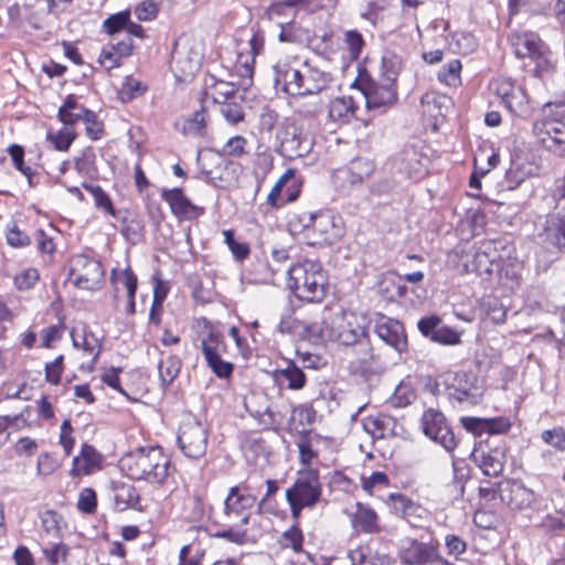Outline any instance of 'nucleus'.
Here are the masks:
<instances>
[{
	"instance_id": "nucleus-29",
	"label": "nucleus",
	"mask_w": 565,
	"mask_h": 565,
	"mask_svg": "<svg viewBox=\"0 0 565 565\" xmlns=\"http://www.w3.org/2000/svg\"><path fill=\"white\" fill-rule=\"evenodd\" d=\"M351 522L356 531L364 533H379L381 531L376 512L361 502L355 504Z\"/></svg>"
},
{
	"instance_id": "nucleus-21",
	"label": "nucleus",
	"mask_w": 565,
	"mask_h": 565,
	"mask_svg": "<svg viewBox=\"0 0 565 565\" xmlns=\"http://www.w3.org/2000/svg\"><path fill=\"white\" fill-rule=\"evenodd\" d=\"M245 408L264 428H273L277 424L269 399L264 393H252L246 396Z\"/></svg>"
},
{
	"instance_id": "nucleus-12",
	"label": "nucleus",
	"mask_w": 565,
	"mask_h": 565,
	"mask_svg": "<svg viewBox=\"0 0 565 565\" xmlns=\"http://www.w3.org/2000/svg\"><path fill=\"white\" fill-rule=\"evenodd\" d=\"M70 275L75 277L76 287L94 290L100 287L105 273L98 260L79 254L71 258Z\"/></svg>"
},
{
	"instance_id": "nucleus-60",
	"label": "nucleus",
	"mask_w": 565,
	"mask_h": 565,
	"mask_svg": "<svg viewBox=\"0 0 565 565\" xmlns=\"http://www.w3.org/2000/svg\"><path fill=\"white\" fill-rule=\"evenodd\" d=\"M97 504L96 493L90 488H85L81 491L77 508L85 513L94 512Z\"/></svg>"
},
{
	"instance_id": "nucleus-57",
	"label": "nucleus",
	"mask_w": 565,
	"mask_h": 565,
	"mask_svg": "<svg viewBox=\"0 0 565 565\" xmlns=\"http://www.w3.org/2000/svg\"><path fill=\"white\" fill-rule=\"evenodd\" d=\"M344 42L351 53L352 58H358L364 46V39L356 30L347 31L344 34Z\"/></svg>"
},
{
	"instance_id": "nucleus-2",
	"label": "nucleus",
	"mask_w": 565,
	"mask_h": 565,
	"mask_svg": "<svg viewBox=\"0 0 565 565\" xmlns=\"http://www.w3.org/2000/svg\"><path fill=\"white\" fill-rule=\"evenodd\" d=\"M119 467L130 479L159 483L169 473L170 460L159 446L138 447L121 457Z\"/></svg>"
},
{
	"instance_id": "nucleus-20",
	"label": "nucleus",
	"mask_w": 565,
	"mask_h": 565,
	"mask_svg": "<svg viewBox=\"0 0 565 565\" xmlns=\"http://www.w3.org/2000/svg\"><path fill=\"white\" fill-rule=\"evenodd\" d=\"M161 198L170 205L172 213L184 220H195L204 213V209L193 204L182 192V189H164Z\"/></svg>"
},
{
	"instance_id": "nucleus-37",
	"label": "nucleus",
	"mask_w": 565,
	"mask_h": 565,
	"mask_svg": "<svg viewBox=\"0 0 565 565\" xmlns=\"http://www.w3.org/2000/svg\"><path fill=\"white\" fill-rule=\"evenodd\" d=\"M402 67V58L394 52H385L382 56L380 78L395 83Z\"/></svg>"
},
{
	"instance_id": "nucleus-59",
	"label": "nucleus",
	"mask_w": 565,
	"mask_h": 565,
	"mask_svg": "<svg viewBox=\"0 0 565 565\" xmlns=\"http://www.w3.org/2000/svg\"><path fill=\"white\" fill-rule=\"evenodd\" d=\"M221 114L226 119L227 122L235 125L243 120L244 113L242 107L235 103H223L220 108Z\"/></svg>"
},
{
	"instance_id": "nucleus-61",
	"label": "nucleus",
	"mask_w": 565,
	"mask_h": 565,
	"mask_svg": "<svg viewBox=\"0 0 565 565\" xmlns=\"http://www.w3.org/2000/svg\"><path fill=\"white\" fill-rule=\"evenodd\" d=\"M57 468L58 462L53 456L49 454H42L39 456L36 463L38 475L47 477L52 475Z\"/></svg>"
},
{
	"instance_id": "nucleus-11",
	"label": "nucleus",
	"mask_w": 565,
	"mask_h": 565,
	"mask_svg": "<svg viewBox=\"0 0 565 565\" xmlns=\"http://www.w3.org/2000/svg\"><path fill=\"white\" fill-rule=\"evenodd\" d=\"M207 437V429L203 424L188 417L180 425L178 444L184 456L198 459L206 452Z\"/></svg>"
},
{
	"instance_id": "nucleus-36",
	"label": "nucleus",
	"mask_w": 565,
	"mask_h": 565,
	"mask_svg": "<svg viewBox=\"0 0 565 565\" xmlns=\"http://www.w3.org/2000/svg\"><path fill=\"white\" fill-rule=\"evenodd\" d=\"M110 281L116 287L119 285L124 286L127 289L128 297H136L137 277L132 273L130 267H127L125 269L114 268L110 274Z\"/></svg>"
},
{
	"instance_id": "nucleus-8",
	"label": "nucleus",
	"mask_w": 565,
	"mask_h": 565,
	"mask_svg": "<svg viewBox=\"0 0 565 565\" xmlns=\"http://www.w3.org/2000/svg\"><path fill=\"white\" fill-rule=\"evenodd\" d=\"M427 171V158L415 147H405L393 160L392 180H382L377 183L381 192L392 191L398 183L406 179H420Z\"/></svg>"
},
{
	"instance_id": "nucleus-15",
	"label": "nucleus",
	"mask_w": 565,
	"mask_h": 565,
	"mask_svg": "<svg viewBox=\"0 0 565 565\" xmlns=\"http://www.w3.org/2000/svg\"><path fill=\"white\" fill-rule=\"evenodd\" d=\"M257 501L256 495L252 493L250 487L246 482H241L228 489L224 500V514L226 516H239L241 524L246 525L249 522L248 511L253 509Z\"/></svg>"
},
{
	"instance_id": "nucleus-41",
	"label": "nucleus",
	"mask_w": 565,
	"mask_h": 565,
	"mask_svg": "<svg viewBox=\"0 0 565 565\" xmlns=\"http://www.w3.org/2000/svg\"><path fill=\"white\" fill-rule=\"evenodd\" d=\"M492 250V243H483L476 252L473 263L475 268L479 274H491L494 259L491 258L490 252Z\"/></svg>"
},
{
	"instance_id": "nucleus-45",
	"label": "nucleus",
	"mask_w": 565,
	"mask_h": 565,
	"mask_svg": "<svg viewBox=\"0 0 565 565\" xmlns=\"http://www.w3.org/2000/svg\"><path fill=\"white\" fill-rule=\"evenodd\" d=\"M416 398V393L413 387L402 382L394 391L391 396V404L395 407H405L409 405Z\"/></svg>"
},
{
	"instance_id": "nucleus-40",
	"label": "nucleus",
	"mask_w": 565,
	"mask_h": 565,
	"mask_svg": "<svg viewBox=\"0 0 565 565\" xmlns=\"http://www.w3.org/2000/svg\"><path fill=\"white\" fill-rule=\"evenodd\" d=\"M224 242L237 262H243L250 253L249 245L245 242L236 241L233 230L223 231Z\"/></svg>"
},
{
	"instance_id": "nucleus-49",
	"label": "nucleus",
	"mask_w": 565,
	"mask_h": 565,
	"mask_svg": "<svg viewBox=\"0 0 565 565\" xmlns=\"http://www.w3.org/2000/svg\"><path fill=\"white\" fill-rule=\"evenodd\" d=\"M8 153L10 154L14 167L28 178L29 184L32 185L33 170L30 167L24 166L23 147L20 145H11L8 148Z\"/></svg>"
},
{
	"instance_id": "nucleus-26",
	"label": "nucleus",
	"mask_w": 565,
	"mask_h": 565,
	"mask_svg": "<svg viewBox=\"0 0 565 565\" xmlns=\"http://www.w3.org/2000/svg\"><path fill=\"white\" fill-rule=\"evenodd\" d=\"M374 171V164L366 158H356L347 167L337 171V178L343 179L351 185L361 184Z\"/></svg>"
},
{
	"instance_id": "nucleus-18",
	"label": "nucleus",
	"mask_w": 565,
	"mask_h": 565,
	"mask_svg": "<svg viewBox=\"0 0 565 565\" xmlns=\"http://www.w3.org/2000/svg\"><path fill=\"white\" fill-rule=\"evenodd\" d=\"M534 132L546 150L555 156L565 157V124L536 121Z\"/></svg>"
},
{
	"instance_id": "nucleus-62",
	"label": "nucleus",
	"mask_w": 565,
	"mask_h": 565,
	"mask_svg": "<svg viewBox=\"0 0 565 565\" xmlns=\"http://www.w3.org/2000/svg\"><path fill=\"white\" fill-rule=\"evenodd\" d=\"M7 242L13 247H24L30 245L31 238L23 233L15 224L8 228Z\"/></svg>"
},
{
	"instance_id": "nucleus-55",
	"label": "nucleus",
	"mask_w": 565,
	"mask_h": 565,
	"mask_svg": "<svg viewBox=\"0 0 565 565\" xmlns=\"http://www.w3.org/2000/svg\"><path fill=\"white\" fill-rule=\"evenodd\" d=\"M430 340L440 344L455 345L460 343V334L450 327L438 326Z\"/></svg>"
},
{
	"instance_id": "nucleus-23",
	"label": "nucleus",
	"mask_w": 565,
	"mask_h": 565,
	"mask_svg": "<svg viewBox=\"0 0 565 565\" xmlns=\"http://www.w3.org/2000/svg\"><path fill=\"white\" fill-rule=\"evenodd\" d=\"M514 53L518 57H531L533 60L543 55L544 45L540 36L534 32L515 33L511 38Z\"/></svg>"
},
{
	"instance_id": "nucleus-47",
	"label": "nucleus",
	"mask_w": 565,
	"mask_h": 565,
	"mask_svg": "<svg viewBox=\"0 0 565 565\" xmlns=\"http://www.w3.org/2000/svg\"><path fill=\"white\" fill-rule=\"evenodd\" d=\"M40 279V274L35 268H26L14 276V286L20 291L32 289Z\"/></svg>"
},
{
	"instance_id": "nucleus-13",
	"label": "nucleus",
	"mask_w": 565,
	"mask_h": 565,
	"mask_svg": "<svg viewBox=\"0 0 565 565\" xmlns=\"http://www.w3.org/2000/svg\"><path fill=\"white\" fill-rule=\"evenodd\" d=\"M420 423L425 436L443 446L447 451L450 452L457 447L455 433L440 411L426 409L422 415Z\"/></svg>"
},
{
	"instance_id": "nucleus-28",
	"label": "nucleus",
	"mask_w": 565,
	"mask_h": 565,
	"mask_svg": "<svg viewBox=\"0 0 565 565\" xmlns=\"http://www.w3.org/2000/svg\"><path fill=\"white\" fill-rule=\"evenodd\" d=\"M363 426L374 439H384L396 435L397 422L391 415L379 414L369 416Z\"/></svg>"
},
{
	"instance_id": "nucleus-25",
	"label": "nucleus",
	"mask_w": 565,
	"mask_h": 565,
	"mask_svg": "<svg viewBox=\"0 0 565 565\" xmlns=\"http://www.w3.org/2000/svg\"><path fill=\"white\" fill-rule=\"evenodd\" d=\"M111 490L116 510H141L139 505L140 495L134 484L124 481H113Z\"/></svg>"
},
{
	"instance_id": "nucleus-5",
	"label": "nucleus",
	"mask_w": 565,
	"mask_h": 565,
	"mask_svg": "<svg viewBox=\"0 0 565 565\" xmlns=\"http://www.w3.org/2000/svg\"><path fill=\"white\" fill-rule=\"evenodd\" d=\"M328 338L340 342L342 345L358 347V362L361 365H370L374 360L365 327L359 322L358 317L351 311L334 313L330 321Z\"/></svg>"
},
{
	"instance_id": "nucleus-19",
	"label": "nucleus",
	"mask_w": 565,
	"mask_h": 565,
	"mask_svg": "<svg viewBox=\"0 0 565 565\" xmlns=\"http://www.w3.org/2000/svg\"><path fill=\"white\" fill-rule=\"evenodd\" d=\"M375 333L386 344L398 352H403L407 347V339L403 324L386 316H379L375 320Z\"/></svg>"
},
{
	"instance_id": "nucleus-1",
	"label": "nucleus",
	"mask_w": 565,
	"mask_h": 565,
	"mask_svg": "<svg viewBox=\"0 0 565 565\" xmlns=\"http://www.w3.org/2000/svg\"><path fill=\"white\" fill-rule=\"evenodd\" d=\"M274 84L290 96H308L319 94L327 89L332 81V75L322 70L318 64L306 61L296 68L288 63H279L274 66Z\"/></svg>"
},
{
	"instance_id": "nucleus-30",
	"label": "nucleus",
	"mask_w": 565,
	"mask_h": 565,
	"mask_svg": "<svg viewBox=\"0 0 565 565\" xmlns=\"http://www.w3.org/2000/svg\"><path fill=\"white\" fill-rule=\"evenodd\" d=\"M100 467V456L96 449L87 444H84L81 449L79 456L73 459L72 475H90L95 469Z\"/></svg>"
},
{
	"instance_id": "nucleus-33",
	"label": "nucleus",
	"mask_w": 565,
	"mask_h": 565,
	"mask_svg": "<svg viewBox=\"0 0 565 565\" xmlns=\"http://www.w3.org/2000/svg\"><path fill=\"white\" fill-rule=\"evenodd\" d=\"M274 377L277 382L287 381L289 390H301L306 385V375L295 362H289L285 369L276 370Z\"/></svg>"
},
{
	"instance_id": "nucleus-43",
	"label": "nucleus",
	"mask_w": 565,
	"mask_h": 565,
	"mask_svg": "<svg viewBox=\"0 0 565 565\" xmlns=\"http://www.w3.org/2000/svg\"><path fill=\"white\" fill-rule=\"evenodd\" d=\"M58 118L65 126H71L78 120L84 121L85 124H94L96 125V115L94 111L86 109L84 106L68 111L65 115L64 110H58Z\"/></svg>"
},
{
	"instance_id": "nucleus-42",
	"label": "nucleus",
	"mask_w": 565,
	"mask_h": 565,
	"mask_svg": "<svg viewBox=\"0 0 565 565\" xmlns=\"http://www.w3.org/2000/svg\"><path fill=\"white\" fill-rule=\"evenodd\" d=\"M158 369L161 384L168 386L179 374L181 362L177 358L170 356L167 360L160 361Z\"/></svg>"
},
{
	"instance_id": "nucleus-9",
	"label": "nucleus",
	"mask_w": 565,
	"mask_h": 565,
	"mask_svg": "<svg viewBox=\"0 0 565 565\" xmlns=\"http://www.w3.org/2000/svg\"><path fill=\"white\" fill-rule=\"evenodd\" d=\"M276 138L279 143L277 152L289 160L307 156L313 147L312 138L291 121L278 128Z\"/></svg>"
},
{
	"instance_id": "nucleus-46",
	"label": "nucleus",
	"mask_w": 565,
	"mask_h": 565,
	"mask_svg": "<svg viewBox=\"0 0 565 565\" xmlns=\"http://www.w3.org/2000/svg\"><path fill=\"white\" fill-rule=\"evenodd\" d=\"M280 543L284 547H289L296 553L301 552L303 544L302 531L297 525L290 526L282 533Z\"/></svg>"
},
{
	"instance_id": "nucleus-56",
	"label": "nucleus",
	"mask_w": 565,
	"mask_h": 565,
	"mask_svg": "<svg viewBox=\"0 0 565 565\" xmlns=\"http://www.w3.org/2000/svg\"><path fill=\"white\" fill-rule=\"evenodd\" d=\"M449 395L459 403H468L471 405L477 404L481 396L478 390L472 387H455Z\"/></svg>"
},
{
	"instance_id": "nucleus-31",
	"label": "nucleus",
	"mask_w": 565,
	"mask_h": 565,
	"mask_svg": "<svg viewBox=\"0 0 565 565\" xmlns=\"http://www.w3.org/2000/svg\"><path fill=\"white\" fill-rule=\"evenodd\" d=\"M540 236L551 245L555 246L558 250L565 252V223L558 217L550 215L543 224V232Z\"/></svg>"
},
{
	"instance_id": "nucleus-6",
	"label": "nucleus",
	"mask_w": 565,
	"mask_h": 565,
	"mask_svg": "<svg viewBox=\"0 0 565 565\" xmlns=\"http://www.w3.org/2000/svg\"><path fill=\"white\" fill-rule=\"evenodd\" d=\"M322 484L317 471L299 472L292 484L286 489V501L292 519L298 520L303 509L313 508L321 499Z\"/></svg>"
},
{
	"instance_id": "nucleus-22",
	"label": "nucleus",
	"mask_w": 565,
	"mask_h": 565,
	"mask_svg": "<svg viewBox=\"0 0 565 565\" xmlns=\"http://www.w3.org/2000/svg\"><path fill=\"white\" fill-rule=\"evenodd\" d=\"M502 500L512 510L536 509V494L523 483L514 481L503 491Z\"/></svg>"
},
{
	"instance_id": "nucleus-51",
	"label": "nucleus",
	"mask_w": 565,
	"mask_h": 565,
	"mask_svg": "<svg viewBox=\"0 0 565 565\" xmlns=\"http://www.w3.org/2000/svg\"><path fill=\"white\" fill-rule=\"evenodd\" d=\"M543 117L540 121H555L565 124V103H546L542 108Z\"/></svg>"
},
{
	"instance_id": "nucleus-32",
	"label": "nucleus",
	"mask_w": 565,
	"mask_h": 565,
	"mask_svg": "<svg viewBox=\"0 0 565 565\" xmlns=\"http://www.w3.org/2000/svg\"><path fill=\"white\" fill-rule=\"evenodd\" d=\"M328 108L329 119L343 125L349 122L350 117L354 114V100L352 97H338L330 102Z\"/></svg>"
},
{
	"instance_id": "nucleus-64",
	"label": "nucleus",
	"mask_w": 565,
	"mask_h": 565,
	"mask_svg": "<svg viewBox=\"0 0 565 565\" xmlns=\"http://www.w3.org/2000/svg\"><path fill=\"white\" fill-rule=\"evenodd\" d=\"M542 439L546 444H548L559 450L565 449V430H563L562 428L545 430L542 434Z\"/></svg>"
},
{
	"instance_id": "nucleus-10",
	"label": "nucleus",
	"mask_w": 565,
	"mask_h": 565,
	"mask_svg": "<svg viewBox=\"0 0 565 565\" xmlns=\"http://www.w3.org/2000/svg\"><path fill=\"white\" fill-rule=\"evenodd\" d=\"M399 558L406 565H455L439 553V544L424 543L412 537L402 541Z\"/></svg>"
},
{
	"instance_id": "nucleus-58",
	"label": "nucleus",
	"mask_w": 565,
	"mask_h": 565,
	"mask_svg": "<svg viewBox=\"0 0 565 565\" xmlns=\"http://www.w3.org/2000/svg\"><path fill=\"white\" fill-rule=\"evenodd\" d=\"M447 553L455 558H459L467 550V543L456 534H448L445 537Z\"/></svg>"
},
{
	"instance_id": "nucleus-4",
	"label": "nucleus",
	"mask_w": 565,
	"mask_h": 565,
	"mask_svg": "<svg viewBox=\"0 0 565 565\" xmlns=\"http://www.w3.org/2000/svg\"><path fill=\"white\" fill-rule=\"evenodd\" d=\"M287 274L288 287L297 298L309 302H319L324 298L328 275L321 263L306 259L292 265Z\"/></svg>"
},
{
	"instance_id": "nucleus-39",
	"label": "nucleus",
	"mask_w": 565,
	"mask_h": 565,
	"mask_svg": "<svg viewBox=\"0 0 565 565\" xmlns=\"http://www.w3.org/2000/svg\"><path fill=\"white\" fill-rule=\"evenodd\" d=\"M461 62L458 58H454L445 64L438 71V79L439 82L446 84L447 86H457L460 84V73H461Z\"/></svg>"
},
{
	"instance_id": "nucleus-35",
	"label": "nucleus",
	"mask_w": 565,
	"mask_h": 565,
	"mask_svg": "<svg viewBox=\"0 0 565 565\" xmlns=\"http://www.w3.org/2000/svg\"><path fill=\"white\" fill-rule=\"evenodd\" d=\"M352 565H390L391 559L386 554L372 552L369 548L358 547L349 552Z\"/></svg>"
},
{
	"instance_id": "nucleus-24",
	"label": "nucleus",
	"mask_w": 565,
	"mask_h": 565,
	"mask_svg": "<svg viewBox=\"0 0 565 565\" xmlns=\"http://www.w3.org/2000/svg\"><path fill=\"white\" fill-rule=\"evenodd\" d=\"M471 457L482 472L489 477H497L503 471L504 455L499 449L476 448Z\"/></svg>"
},
{
	"instance_id": "nucleus-7",
	"label": "nucleus",
	"mask_w": 565,
	"mask_h": 565,
	"mask_svg": "<svg viewBox=\"0 0 565 565\" xmlns=\"http://www.w3.org/2000/svg\"><path fill=\"white\" fill-rule=\"evenodd\" d=\"M204 56L202 41L182 34L174 43L170 67L179 82H185L198 73Z\"/></svg>"
},
{
	"instance_id": "nucleus-34",
	"label": "nucleus",
	"mask_w": 565,
	"mask_h": 565,
	"mask_svg": "<svg viewBox=\"0 0 565 565\" xmlns=\"http://www.w3.org/2000/svg\"><path fill=\"white\" fill-rule=\"evenodd\" d=\"M532 174V169L525 167L519 161H511L509 169L505 171L504 179L501 183L502 188L509 191L516 189L522 182Z\"/></svg>"
},
{
	"instance_id": "nucleus-17",
	"label": "nucleus",
	"mask_w": 565,
	"mask_h": 565,
	"mask_svg": "<svg viewBox=\"0 0 565 565\" xmlns=\"http://www.w3.org/2000/svg\"><path fill=\"white\" fill-rule=\"evenodd\" d=\"M388 501L391 502L392 511L413 527H420L428 519V510L405 494L391 493Z\"/></svg>"
},
{
	"instance_id": "nucleus-3",
	"label": "nucleus",
	"mask_w": 565,
	"mask_h": 565,
	"mask_svg": "<svg viewBox=\"0 0 565 565\" xmlns=\"http://www.w3.org/2000/svg\"><path fill=\"white\" fill-rule=\"evenodd\" d=\"M288 225L292 233L305 232L308 244L312 246L332 245L344 233L341 217L331 211L294 214Z\"/></svg>"
},
{
	"instance_id": "nucleus-52",
	"label": "nucleus",
	"mask_w": 565,
	"mask_h": 565,
	"mask_svg": "<svg viewBox=\"0 0 565 565\" xmlns=\"http://www.w3.org/2000/svg\"><path fill=\"white\" fill-rule=\"evenodd\" d=\"M146 90V87L134 77H127L122 83L120 89V98L122 102H130L131 99L140 96Z\"/></svg>"
},
{
	"instance_id": "nucleus-38",
	"label": "nucleus",
	"mask_w": 565,
	"mask_h": 565,
	"mask_svg": "<svg viewBox=\"0 0 565 565\" xmlns=\"http://www.w3.org/2000/svg\"><path fill=\"white\" fill-rule=\"evenodd\" d=\"M73 344L75 347H82L84 352L90 354L93 356L92 362L95 363L102 352V343L92 331L86 329L83 330V334L81 337V341L78 337H73Z\"/></svg>"
},
{
	"instance_id": "nucleus-53",
	"label": "nucleus",
	"mask_w": 565,
	"mask_h": 565,
	"mask_svg": "<svg viewBox=\"0 0 565 565\" xmlns=\"http://www.w3.org/2000/svg\"><path fill=\"white\" fill-rule=\"evenodd\" d=\"M75 169L83 175H89L95 171V153L90 148L83 150L75 159Z\"/></svg>"
},
{
	"instance_id": "nucleus-14",
	"label": "nucleus",
	"mask_w": 565,
	"mask_h": 565,
	"mask_svg": "<svg viewBox=\"0 0 565 565\" xmlns=\"http://www.w3.org/2000/svg\"><path fill=\"white\" fill-rule=\"evenodd\" d=\"M361 92L369 110H384L397 102L395 83L382 78L363 82Z\"/></svg>"
},
{
	"instance_id": "nucleus-63",
	"label": "nucleus",
	"mask_w": 565,
	"mask_h": 565,
	"mask_svg": "<svg viewBox=\"0 0 565 565\" xmlns=\"http://www.w3.org/2000/svg\"><path fill=\"white\" fill-rule=\"evenodd\" d=\"M158 8L152 0H146L139 3L135 9V14L139 21H150L157 17Z\"/></svg>"
},
{
	"instance_id": "nucleus-48",
	"label": "nucleus",
	"mask_w": 565,
	"mask_h": 565,
	"mask_svg": "<svg viewBox=\"0 0 565 565\" xmlns=\"http://www.w3.org/2000/svg\"><path fill=\"white\" fill-rule=\"evenodd\" d=\"M209 359H205L207 366L220 379H227L232 375L234 366L231 362L224 361L221 355H211L207 352Z\"/></svg>"
},
{
	"instance_id": "nucleus-27",
	"label": "nucleus",
	"mask_w": 565,
	"mask_h": 565,
	"mask_svg": "<svg viewBox=\"0 0 565 565\" xmlns=\"http://www.w3.org/2000/svg\"><path fill=\"white\" fill-rule=\"evenodd\" d=\"M200 348L204 359H209L207 352L211 355H221L226 351V343L224 334L214 329L210 322L205 321L204 329L199 334Z\"/></svg>"
},
{
	"instance_id": "nucleus-54",
	"label": "nucleus",
	"mask_w": 565,
	"mask_h": 565,
	"mask_svg": "<svg viewBox=\"0 0 565 565\" xmlns=\"http://www.w3.org/2000/svg\"><path fill=\"white\" fill-rule=\"evenodd\" d=\"M129 19V11L119 12L107 18L104 21V28L108 34L115 35L116 33H119L122 29L127 28Z\"/></svg>"
},
{
	"instance_id": "nucleus-16",
	"label": "nucleus",
	"mask_w": 565,
	"mask_h": 565,
	"mask_svg": "<svg viewBox=\"0 0 565 565\" xmlns=\"http://www.w3.org/2000/svg\"><path fill=\"white\" fill-rule=\"evenodd\" d=\"M491 86L495 95L512 114L518 116L527 114V95L521 86L515 85L509 79L495 81Z\"/></svg>"
},
{
	"instance_id": "nucleus-50",
	"label": "nucleus",
	"mask_w": 565,
	"mask_h": 565,
	"mask_svg": "<svg viewBox=\"0 0 565 565\" xmlns=\"http://www.w3.org/2000/svg\"><path fill=\"white\" fill-rule=\"evenodd\" d=\"M76 135L75 132L70 129L67 126L57 131L56 134H49L47 138L52 141L54 145V148L58 151H66L68 150L70 146L74 141Z\"/></svg>"
},
{
	"instance_id": "nucleus-44",
	"label": "nucleus",
	"mask_w": 565,
	"mask_h": 565,
	"mask_svg": "<svg viewBox=\"0 0 565 565\" xmlns=\"http://www.w3.org/2000/svg\"><path fill=\"white\" fill-rule=\"evenodd\" d=\"M541 526L548 533L558 534L565 530V510L555 509L542 520Z\"/></svg>"
}]
</instances>
